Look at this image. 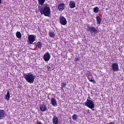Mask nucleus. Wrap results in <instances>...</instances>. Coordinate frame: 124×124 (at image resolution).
<instances>
[{
    "mask_svg": "<svg viewBox=\"0 0 124 124\" xmlns=\"http://www.w3.org/2000/svg\"><path fill=\"white\" fill-rule=\"evenodd\" d=\"M5 117H6L5 110L3 109H0V120H3Z\"/></svg>",
    "mask_w": 124,
    "mask_h": 124,
    "instance_id": "6e6552de",
    "label": "nucleus"
},
{
    "mask_svg": "<svg viewBox=\"0 0 124 124\" xmlns=\"http://www.w3.org/2000/svg\"><path fill=\"white\" fill-rule=\"evenodd\" d=\"M84 105L88 107L90 109H92V111H93L95 107L94 102L91 99H87L86 101L84 103Z\"/></svg>",
    "mask_w": 124,
    "mask_h": 124,
    "instance_id": "20e7f679",
    "label": "nucleus"
},
{
    "mask_svg": "<svg viewBox=\"0 0 124 124\" xmlns=\"http://www.w3.org/2000/svg\"><path fill=\"white\" fill-rule=\"evenodd\" d=\"M16 36L17 38H21V37H22V34L20 31L16 32Z\"/></svg>",
    "mask_w": 124,
    "mask_h": 124,
    "instance_id": "aec40b11",
    "label": "nucleus"
},
{
    "mask_svg": "<svg viewBox=\"0 0 124 124\" xmlns=\"http://www.w3.org/2000/svg\"><path fill=\"white\" fill-rule=\"evenodd\" d=\"M65 6V4L63 3H61L58 5V9L59 11H62L64 9V7Z\"/></svg>",
    "mask_w": 124,
    "mask_h": 124,
    "instance_id": "9d476101",
    "label": "nucleus"
},
{
    "mask_svg": "<svg viewBox=\"0 0 124 124\" xmlns=\"http://www.w3.org/2000/svg\"><path fill=\"white\" fill-rule=\"evenodd\" d=\"M45 3V0H38V3L40 5H43Z\"/></svg>",
    "mask_w": 124,
    "mask_h": 124,
    "instance_id": "6ab92c4d",
    "label": "nucleus"
},
{
    "mask_svg": "<svg viewBox=\"0 0 124 124\" xmlns=\"http://www.w3.org/2000/svg\"><path fill=\"white\" fill-rule=\"evenodd\" d=\"M38 48H40L41 47H39Z\"/></svg>",
    "mask_w": 124,
    "mask_h": 124,
    "instance_id": "c756f323",
    "label": "nucleus"
},
{
    "mask_svg": "<svg viewBox=\"0 0 124 124\" xmlns=\"http://www.w3.org/2000/svg\"><path fill=\"white\" fill-rule=\"evenodd\" d=\"M36 36L35 35H29L28 36V43L29 44H32L35 41Z\"/></svg>",
    "mask_w": 124,
    "mask_h": 124,
    "instance_id": "39448f33",
    "label": "nucleus"
},
{
    "mask_svg": "<svg viewBox=\"0 0 124 124\" xmlns=\"http://www.w3.org/2000/svg\"><path fill=\"white\" fill-rule=\"evenodd\" d=\"M40 109L42 112H44L45 111H46L47 110V106L46 105L43 104H41L40 105Z\"/></svg>",
    "mask_w": 124,
    "mask_h": 124,
    "instance_id": "9b49d317",
    "label": "nucleus"
},
{
    "mask_svg": "<svg viewBox=\"0 0 124 124\" xmlns=\"http://www.w3.org/2000/svg\"><path fill=\"white\" fill-rule=\"evenodd\" d=\"M17 88H18V89H23V86H22V85H18L17 86Z\"/></svg>",
    "mask_w": 124,
    "mask_h": 124,
    "instance_id": "a878e982",
    "label": "nucleus"
},
{
    "mask_svg": "<svg viewBox=\"0 0 124 124\" xmlns=\"http://www.w3.org/2000/svg\"><path fill=\"white\" fill-rule=\"evenodd\" d=\"M59 23H60V24L63 26H65V24H67V21H66V19L65 17H64V16L61 15L59 17Z\"/></svg>",
    "mask_w": 124,
    "mask_h": 124,
    "instance_id": "423d86ee",
    "label": "nucleus"
},
{
    "mask_svg": "<svg viewBox=\"0 0 124 124\" xmlns=\"http://www.w3.org/2000/svg\"><path fill=\"white\" fill-rule=\"evenodd\" d=\"M47 69L48 71H51V67L50 66H47Z\"/></svg>",
    "mask_w": 124,
    "mask_h": 124,
    "instance_id": "393cba45",
    "label": "nucleus"
},
{
    "mask_svg": "<svg viewBox=\"0 0 124 124\" xmlns=\"http://www.w3.org/2000/svg\"><path fill=\"white\" fill-rule=\"evenodd\" d=\"M79 60H80V58L77 57L75 58V61L76 62H78V61H79Z\"/></svg>",
    "mask_w": 124,
    "mask_h": 124,
    "instance_id": "bb28decb",
    "label": "nucleus"
},
{
    "mask_svg": "<svg viewBox=\"0 0 124 124\" xmlns=\"http://www.w3.org/2000/svg\"><path fill=\"white\" fill-rule=\"evenodd\" d=\"M38 10L41 13V15H44L46 17H50L51 16V9L50 8V5L48 4L44 5V6L40 7L39 6Z\"/></svg>",
    "mask_w": 124,
    "mask_h": 124,
    "instance_id": "f257e3e1",
    "label": "nucleus"
},
{
    "mask_svg": "<svg viewBox=\"0 0 124 124\" xmlns=\"http://www.w3.org/2000/svg\"><path fill=\"white\" fill-rule=\"evenodd\" d=\"M69 5L70 6V8H71V9L74 8L75 6H76V4L74 1H70L69 2Z\"/></svg>",
    "mask_w": 124,
    "mask_h": 124,
    "instance_id": "4468645a",
    "label": "nucleus"
},
{
    "mask_svg": "<svg viewBox=\"0 0 124 124\" xmlns=\"http://www.w3.org/2000/svg\"><path fill=\"white\" fill-rule=\"evenodd\" d=\"M24 78L28 83L30 84H33L34 82V79H35V77L31 73H24L23 74Z\"/></svg>",
    "mask_w": 124,
    "mask_h": 124,
    "instance_id": "f03ea898",
    "label": "nucleus"
},
{
    "mask_svg": "<svg viewBox=\"0 0 124 124\" xmlns=\"http://www.w3.org/2000/svg\"><path fill=\"white\" fill-rule=\"evenodd\" d=\"M5 97L7 100H9V99H10V93H9V91H7V94L5 95Z\"/></svg>",
    "mask_w": 124,
    "mask_h": 124,
    "instance_id": "a211bd4d",
    "label": "nucleus"
},
{
    "mask_svg": "<svg viewBox=\"0 0 124 124\" xmlns=\"http://www.w3.org/2000/svg\"><path fill=\"white\" fill-rule=\"evenodd\" d=\"M111 67L112 70L114 72H117V71H119V65H118V63L116 62L113 63L111 65Z\"/></svg>",
    "mask_w": 124,
    "mask_h": 124,
    "instance_id": "0eeeda50",
    "label": "nucleus"
},
{
    "mask_svg": "<svg viewBox=\"0 0 124 124\" xmlns=\"http://www.w3.org/2000/svg\"><path fill=\"white\" fill-rule=\"evenodd\" d=\"M88 78L90 82H92V83H93V84H95V80L93 79V76H89Z\"/></svg>",
    "mask_w": 124,
    "mask_h": 124,
    "instance_id": "dca6fc26",
    "label": "nucleus"
},
{
    "mask_svg": "<svg viewBox=\"0 0 124 124\" xmlns=\"http://www.w3.org/2000/svg\"><path fill=\"white\" fill-rule=\"evenodd\" d=\"M51 102L52 106H54V107H56L57 106L58 104H57V101H56V100L55 98H52L51 99Z\"/></svg>",
    "mask_w": 124,
    "mask_h": 124,
    "instance_id": "ddd939ff",
    "label": "nucleus"
},
{
    "mask_svg": "<svg viewBox=\"0 0 124 124\" xmlns=\"http://www.w3.org/2000/svg\"><path fill=\"white\" fill-rule=\"evenodd\" d=\"M99 11V8L98 7H95L93 8V12L94 13H98Z\"/></svg>",
    "mask_w": 124,
    "mask_h": 124,
    "instance_id": "412c9836",
    "label": "nucleus"
},
{
    "mask_svg": "<svg viewBox=\"0 0 124 124\" xmlns=\"http://www.w3.org/2000/svg\"><path fill=\"white\" fill-rule=\"evenodd\" d=\"M96 20L97 24H98V25H100V24H101V18L100 17V16H96Z\"/></svg>",
    "mask_w": 124,
    "mask_h": 124,
    "instance_id": "f3484780",
    "label": "nucleus"
},
{
    "mask_svg": "<svg viewBox=\"0 0 124 124\" xmlns=\"http://www.w3.org/2000/svg\"><path fill=\"white\" fill-rule=\"evenodd\" d=\"M48 35H49V37H52V38H55V37L56 36V33H55V32L53 31H50L48 32Z\"/></svg>",
    "mask_w": 124,
    "mask_h": 124,
    "instance_id": "2eb2a0df",
    "label": "nucleus"
},
{
    "mask_svg": "<svg viewBox=\"0 0 124 124\" xmlns=\"http://www.w3.org/2000/svg\"><path fill=\"white\" fill-rule=\"evenodd\" d=\"M51 56L50 55V54H49L48 52H47L44 54L43 59L45 62H48Z\"/></svg>",
    "mask_w": 124,
    "mask_h": 124,
    "instance_id": "1a4fd4ad",
    "label": "nucleus"
},
{
    "mask_svg": "<svg viewBox=\"0 0 124 124\" xmlns=\"http://www.w3.org/2000/svg\"><path fill=\"white\" fill-rule=\"evenodd\" d=\"M41 46H42V43H41V42H38L37 43V46L38 47H41Z\"/></svg>",
    "mask_w": 124,
    "mask_h": 124,
    "instance_id": "b1692460",
    "label": "nucleus"
},
{
    "mask_svg": "<svg viewBox=\"0 0 124 124\" xmlns=\"http://www.w3.org/2000/svg\"><path fill=\"white\" fill-rule=\"evenodd\" d=\"M88 98H89V99H91V97H90V96L88 97Z\"/></svg>",
    "mask_w": 124,
    "mask_h": 124,
    "instance_id": "cd10ccee",
    "label": "nucleus"
},
{
    "mask_svg": "<svg viewBox=\"0 0 124 124\" xmlns=\"http://www.w3.org/2000/svg\"><path fill=\"white\" fill-rule=\"evenodd\" d=\"M0 3H1V0H0Z\"/></svg>",
    "mask_w": 124,
    "mask_h": 124,
    "instance_id": "c85d7f7f",
    "label": "nucleus"
},
{
    "mask_svg": "<svg viewBox=\"0 0 124 124\" xmlns=\"http://www.w3.org/2000/svg\"><path fill=\"white\" fill-rule=\"evenodd\" d=\"M52 122L53 124H59V118H58V117L54 116L52 118Z\"/></svg>",
    "mask_w": 124,
    "mask_h": 124,
    "instance_id": "f8f14e48",
    "label": "nucleus"
},
{
    "mask_svg": "<svg viewBox=\"0 0 124 124\" xmlns=\"http://www.w3.org/2000/svg\"><path fill=\"white\" fill-rule=\"evenodd\" d=\"M61 86V89H62V88H65L66 86V83L65 82H62Z\"/></svg>",
    "mask_w": 124,
    "mask_h": 124,
    "instance_id": "5701e85b",
    "label": "nucleus"
},
{
    "mask_svg": "<svg viewBox=\"0 0 124 124\" xmlns=\"http://www.w3.org/2000/svg\"><path fill=\"white\" fill-rule=\"evenodd\" d=\"M87 30L88 31L91 32L92 35H95L97 32H98V29L96 27L94 26H90L89 24H88L87 26Z\"/></svg>",
    "mask_w": 124,
    "mask_h": 124,
    "instance_id": "7ed1b4c3",
    "label": "nucleus"
},
{
    "mask_svg": "<svg viewBox=\"0 0 124 124\" xmlns=\"http://www.w3.org/2000/svg\"><path fill=\"white\" fill-rule=\"evenodd\" d=\"M72 119L74 121H76L78 119V116L76 114H74L72 116Z\"/></svg>",
    "mask_w": 124,
    "mask_h": 124,
    "instance_id": "4be33fe9",
    "label": "nucleus"
}]
</instances>
